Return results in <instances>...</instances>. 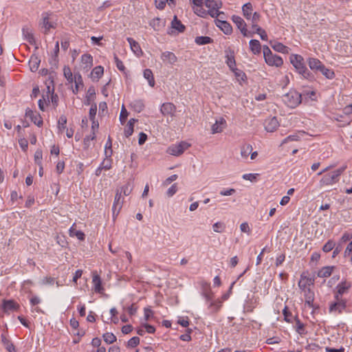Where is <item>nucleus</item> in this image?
I'll return each instance as SVG.
<instances>
[{"mask_svg": "<svg viewBox=\"0 0 352 352\" xmlns=\"http://www.w3.org/2000/svg\"><path fill=\"white\" fill-rule=\"evenodd\" d=\"M234 74L238 81H247V76L242 70L238 69L236 71H234Z\"/></svg>", "mask_w": 352, "mask_h": 352, "instance_id": "nucleus-48", "label": "nucleus"}, {"mask_svg": "<svg viewBox=\"0 0 352 352\" xmlns=\"http://www.w3.org/2000/svg\"><path fill=\"white\" fill-rule=\"evenodd\" d=\"M300 95H302V100H303V98H305V100H307V98H309L311 99V100L312 101H316V91H307V90H305L303 91Z\"/></svg>", "mask_w": 352, "mask_h": 352, "instance_id": "nucleus-41", "label": "nucleus"}, {"mask_svg": "<svg viewBox=\"0 0 352 352\" xmlns=\"http://www.w3.org/2000/svg\"><path fill=\"white\" fill-rule=\"evenodd\" d=\"M1 308L5 314H8L10 311H18L20 309V305L14 300L4 299L2 302Z\"/></svg>", "mask_w": 352, "mask_h": 352, "instance_id": "nucleus-8", "label": "nucleus"}, {"mask_svg": "<svg viewBox=\"0 0 352 352\" xmlns=\"http://www.w3.org/2000/svg\"><path fill=\"white\" fill-rule=\"evenodd\" d=\"M250 49L254 54H259L261 52V45L258 40L252 39L250 41Z\"/></svg>", "mask_w": 352, "mask_h": 352, "instance_id": "nucleus-28", "label": "nucleus"}, {"mask_svg": "<svg viewBox=\"0 0 352 352\" xmlns=\"http://www.w3.org/2000/svg\"><path fill=\"white\" fill-rule=\"evenodd\" d=\"M96 95V90L94 86H90L87 90V94L86 96V99L84 102L85 105L91 104V98L94 97Z\"/></svg>", "mask_w": 352, "mask_h": 352, "instance_id": "nucleus-39", "label": "nucleus"}, {"mask_svg": "<svg viewBox=\"0 0 352 352\" xmlns=\"http://www.w3.org/2000/svg\"><path fill=\"white\" fill-rule=\"evenodd\" d=\"M25 116L30 118L31 121L39 127H41L43 124L41 115L37 112H34L28 108L25 111Z\"/></svg>", "mask_w": 352, "mask_h": 352, "instance_id": "nucleus-12", "label": "nucleus"}, {"mask_svg": "<svg viewBox=\"0 0 352 352\" xmlns=\"http://www.w3.org/2000/svg\"><path fill=\"white\" fill-rule=\"evenodd\" d=\"M285 104L290 108H295L302 102V95L296 91H291L284 96Z\"/></svg>", "mask_w": 352, "mask_h": 352, "instance_id": "nucleus-5", "label": "nucleus"}, {"mask_svg": "<svg viewBox=\"0 0 352 352\" xmlns=\"http://www.w3.org/2000/svg\"><path fill=\"white\" fill-rule=\"evenodd\" d=\"M294 321H295V323H296V325H295V329H296V331L298 333H299L300 335H304L307 333L306 330H305V324L300 320V319L298 318V316H296L294 317Z\"/></svg>", "mask_w": 352, "mask_h": 352, "instance_id": "nucleus-32", "label": "nucleus"}, {"mask_svg": "<svg viewBox=\"0 0 352 352\" xmlns=\"http://www.w3.org/2000/svg\"><path fill=\"white\" fill-rule=\"evenodd\" d=\"M161 58L164 62L170 65L175 64L177 61V58L174 53L165 52L162 54Z\"/></svg>", "mask_w": 352, "mask_h": 352, "instance_id": "nucleus-21", "label": "nucleus"}, {"mask_svg": "<svg viewBox=\"0 0 352 352\" xmlns=\"http://www.w3.org/2000/svg\"><path fill=\"white\" fill-rule=\"evenodd\" d=\"M215 24L225 34L230 35L232 32V25L226 21L215 18Z\"/></svg>", "mask_w": 352, "mask_h": 352, "instance_id": "nucleus-14", "label": "nucleus"}, {"mask_svg": "<svg viewBox=\"0 0 352 352\" xmlns=\"http://www.w3.org/2000/svg\"><path fill=\"white\" fill-rule=\"evenodd\" d=\"M59 52V43L58 42H56L55 47H54V57L52 58V60L50 61L51 65H54L56 67L57 63H58V54Z\"/></svg>", "mask_w": 352, "mask_h": 352, "instance_id": "nucleus-55", "label": "nucleus"}, {"mask_svg": "<svg viewBox=\"0 0 352 352\" xmlns=\"http://www.w3.org/2000/svg\"><path fill=\"white\" fill-rule=\"evenodd\" d=\"M121 192H119V190H117V192L115 196L114 202L112 206V212H113V218H116L122 207L123 204V200H121Z\"/></svg>", "mask_w": 352, "mask_h": 352, "instance_id": "nucleus-9", "label": "nucleus"}, {"mask_svg": "<svg viewBox=\"0 0 352 352\" xmlns=\"http://www.w3.org/2000/svg\"><path fill=\"white\" fill-rule=\"evenodd\" d=\"M232 20L236 24L238 29L240 30L241 34L244 36H252V34L250 33V32H248L246 28L247 25H246L245 22L241 16H236V15H233L232 16Z\"/></svg>", "mask_w": 352, "mask_h": 352, "instance_id": "nucleus-7", "label": "nucleus"}, {"mask_svg": "<svg viewBox=\"0 0 352 352\" xmlns=\"http://www.w3.org/2000/svg\"><path fill=\"white\" fill-rule=\"evenodd\" d=\"M226 126V121L224 118H221L219 120L212 125V133L213 134L221 133Z\"/></svg>", "mask_w": 352, "mask_h": 352, "instance_id": "nucleus-18", "label": "nucleus"}, {"mask_svg": "<svg viewBox=\"0 0 352 352\" xmlns=\"http://www.w3.org/2000/svg\"><path fill=\"white\" fill-rule=\"evenodd\" d=\"M289 60L296 71L301 75L303 78L310 82L316 80L314 74L308 69L305 65L304 58L301 55L292 54L289 57Z\"/></svg>", "mask_w": 352, "mask_h": 352, "instance_id": "nucleus-1", "label": "nucleus"}, {"mask_svg": "<svg viewBox=\"0 0 352 352\" xmlns=\"http://www.w3.org/2000/svg\"><path fill=\"white\" fill-rule=\"evenodd\" d=\"M252 10L253 6L250 2L245 3L242 7L243 14L248 20L251 19Z\"/></svg>", "mask_w": 352, "mask_h": 352, "instance_id": "nucleus-33", "label": "nucleus"}, {"mask_svg": "<svg viewBox=\"0 0 352 352\" xmlns=\"http://www.w3.org/2000/svg\"><path fill=\"white\" fill-rule=\"evenodd\" d=\"M166 21L159 17L153 19L149 25L153 28L155 31H160L165 27Z\"/></svg>", "mask_w": 352, "mask_h": 352, "instance_id": "nucleus-19", "label": "nucleus"}, {"mask_svg": "<svg viewBox=\"0 0 352 352\" xmlns=\"http://www.w3.org/2000/svg\"><path fill=\"white\" fill-rule=\"evenodd\" d=\"M130 45L131 50L138 56L142 55L143 52L140 46V44L135 41L133 38L129 37L126 38Z\"/></svg>", "mask_w": 352, "mask_h": 352, "instance_id": "nucleus-22", "label": "nucleus"}, {"mask_svg": "<svg viewBox=\"0 0 352 352\" xmlns=\"http://www.w3.org/2000/svg\"><path fill=\"white\" fill-rule=\"evenodd\" d=\"M41 63L40 58L35 54H32L29 60V66L32 72H36Z\"/></svg>", "mask_w": 352, "mask_h": 352, "instance_id": "nucleus-25", "label": "nucleus"}, {"mask_svg": "<svg viewBox=\"0 0 352 352\" xmlns=\"http://www.w3.org/2000/svg\"><path fill=\"white\" fill-rule=\"evenodd\" d=\"M102 338L104 341L109 344H113L117 340L116 336L113 333L109 332L104 333Z\"/></svg>", "mask_w": 352, "mask_h": 352, "instance_id": "nucleus-46", "label": "nucleus"}, {"mask_svg": "<svg viewBox=\"0 0 352 352\" xmlns=\"http://www.w3.org/2000/svg\"><path fill=\"white\" fill-rule=\"evenodd\" d=\"M74 81L75 82V88L73 89V93L74 94H77L79 91L80 86L82 87L84 86L82 78L80 73L74 74Z\"/></svg>", "mask_w": 352, "mask_h": 352, "instance_id": "nucleus-29", "label": "nucleus"}, {"mask_svg": "<svg viewBox=\"0 0 352 352\" xmlns=\"http://www.w3.org/2000/svg\"><path fill=\"white\" fill-rule=\"evenodd\" d=\"M335 120L338 122H344V124H340L339 126L340 127H344L345 126H347V125H349L351 122V120H349V121H345L344 120V118H345V116L344 115H340V114H337L336 116H335Z\"/></svg>", "mask_w": 352, "mask_h": 352, "instance_id": "nucleus-53", "label": "nucleus"}, {"mask_svg": "<svg viewBox=\"0 0 352 352\" xmlns=\"http://www.w3.org/2000/svg\"><path fill=\"white\" fill-rule=\"evenodd\" d=\"M47 99H45V96H43V98L40 99L38 102V107L41 111H45V106H44V102L46 103L47 105L50 104V98H49V94H50V87L49 85L47 86Z\"/></svg>", "mask_w": 352, "mask_h": 352, "instance_id": "nucleus-36", "label": "nucleus"}, {"mask_svg": "<svg viewBox=\"0 0 352 352\" xmlns=\"http://www.w3.org/2000/svg\"><path fill=\"white\" fill-rule=\"evenodd\" d=\"M307 63L313 74L320 72L324 65L319 59L312 57L308 58Z\"/></svg>", "mask_w": 352, "mask_h": 352, "instance_id": "nucleus-11", "label": "nucleus"}, {"mask_svg": "<svg viewBox=\"0 0 352 352\" xmlns=\"http://www.w3.org/2000/svg\"><path fill=\"white\" fill-rule=\"evenodd\" d=\"M23 34L25 35L26 40L30 43L33 44L35 42L34 37L32 33L28 31V28H23Z\"/></svg>", "mask_w": 352, "mask_h": 352, "instance_id": "nucleus-51", "label": "nucleus"}, {"mask_svg": "<svg viewBox=\"0 0 352 352\" xmlns=\"http://www.w3.org/2000/svg\"><path fill=\"white\" fill-rule=\"evenodd\" d=\"M304 297H305V300H314V299H315L314 292L313 290H311L310 288H307V290H305V292H304Z\"/></svg>", "mask_w": 352, "mask_h": 352, "instance_id": "nucleus-60", "label": "nucleus"}, {"mask_svg": "<svg viewBox=\"0 0 352 352\" xmlns=\"http://www.w3.org/2000/svg\"><path fill=\"white\" fill-rule=\"evenodd\" d=\"M176 110L175 106L171 102L162 104L160 111L163 116L173 115Z\"/></svg>", "mask_w": 352, "mask_h": 352, "instance_id": "nucleus-17", "label": "nucleus"}, {"mask_svg": "<svg viewBox=\"0 0 352 352\" xmlns=\"http://www.w3.org/2000/svg\"><path fill=\"white\" fill-rule=\"evenodd\" d=\"M195 43L199 45H204L206 44H210L213 42V39L210 36H197L195 40Z\"/></svg>", "mask_w": 352, "mask_h": 352, "instance_id": "nucleus-37", "label": "nucleus"}, {"mask_svg": "<svg viewBox=\"0 0 352 352\" xmlns=\"http://www.w3.org/2000/svg\"><path fill=\"white\" fill-rule=\"evenodd\" d=\"M140 338L134 336L131 338L127 342V346L131 348H134L140 344Z\"/></svg>", "mask_w": 352, "mask_h": 352, "instance_id": "nucleus-59", "label": "nucleus"}, {"mask_svg": "<svg viewBox=\"0 0 352 352\" xmlns=\"http://www.w3.org/2000/svg\"><path fill=\"white\" fill-rule=\"evenodd\" d=\"M346 302L344 301L333 302L329 305V311L330 313L337 312L341 314L346 308Z\"/></svg>", "mask_w": 352, "mask_h": 352, "instance_id": "nucleus-13", "label": "nucleus"}, {"mask_svg": "<svg viewBox=\"0 0 352 352\" xmlns=\"http://www.w3.org/2000/svg\"><path fill=\"white\" fill-rule=\"evenodd\" d=\"M346 166H342L332 172L324 174L320 181L321 186H329L337 183L339 181V177L343 173Z\"/></svg>", "mask_w": 352, "mask_h": 352, "instance_id": "nucleus-2", "label": "nucleus"}, {"mask_svg": "<svg viewBox=\"0 0 352 352\" xmlns=\"http://www.w3.org/2000/svg\"><path fill=\"white\" fill-rule=\"evenodd\" d=\"M225 52L226 53V63L228 65V66L230 65H233L234 64H235L236 61H235V58H234V50L229 47L228 50H226L225 51Z\"/></svg>", "mask_w": 352, "mask_h": 352, "instance_id": "nucleus-35", "label": "nucleus"}, {"mask_svg": "<svg viewBox=\"0 0 352 352\" xmlns=\"http://www.w3.org/2000/svg\"><path fill=\"white\" fill-rule=\"evenodd\" d=\"M81 62L85 64V69L87 70L89 69L93 65V57L89 54H85L81 56Z\"/></svg>", "mask_w": 352, "mask_h": 352, "instance_id": "nucleus-30", "label": "nucleus"}, {"mask_svg": "<svg viewBox=\"0 0 352 352\" xmlns=\"http://www.w3.org/2000/svg\"><path fill=\"white\" fill-rule=\"evenodd\" d=\"M144 320L146 321L149 320L151 318L153 317L154 312L149 307H145L144 309Z\"/></svg>", "mask_w": 352, "mask_h": 352, "instance_id": "nucleus-64", "label": "nucleus"}, {"mask_svg": "<svg viewBox=\"0 0 352 352\" xmlns=\"http://www.w3.org/2000/svg\"><path fill=\"white\" fill-rule=\"evenodd\" d=\"M333 269V266L323 267L321 270L318 271V276L322 278L329 277L331 275Z\"/></svg>", "mask_w": 352, "mask_h": 352, "instance_id": "nucleus-34", "label": "nucleus"}, {"mask_svg": "<svg viewBox=\"0 0 352 352\" xmlns=\"http://www.w3.org/2000/svg\"><path fill=\"white\" fill-rule=\"evenodd\" d=\"M63 73H64L65 77L69 82H74V76H73L71 69L68 66L64 67Z\"/></svg>", "mask_w": 352, "mask_h": 352, "instance_id": "nucleus-49", "label": "nucleus"}, {"mask_svg": "<svg viewBox=\"0 0 352 352\" xmlns=\"http://www.w3.org/2000/svg\"><path fill=\"white\" fill-rule=\"evenodd\" d=\"M104 73V68L102 66H96L95 67L91 73V75L92 78L99 79L102 77Z\"/></svg>", "mask_w": 352, "mask_h": 352, "instance_id": "nucleus-43", "label": "nucleus"}, {"mask_svg": "<svg viewBox=\"0 0 352 352\" xmlns=\"http://www.w3.org/2000/svg\"><path fill=\"white\" fill-rule=\"evenodd\" d=\"M263 51L265 61L268 65L278 67L283 64L282 58L273 54L267 45H263Z\"/></svg>", "mask_w": 352, "mask_h": 352, "instance_id": "nucleus-3", "label": "nucleus"}, {"mask_svg": "<svg viewBox=\"0 0 352 352\" xmlns=\"http://www.w3.org/2000/svg\"><path fill=\"white\" fill-rule=\"evenodd\" d=\"M190 144L186 142H181L177 144H173L167 148V153L170 155L179 156L190 147Z\"/></svg>", "mask_w": 352, "mask_h": 352, "instance_id": "nucleus-6", "label": "nucleus"}, {"mask_svg": "<svg viewBox=\"0 0 352 352\" xmlns=\"http://www.w3.org/2000/svg\"><path fill=\"white\" fill-rule=\"evenodd\" d=\"M213 230L215 232H222L226 228V225L222 222H217L213 225Z\"/></svg>", "mask_w": 352, "mask_h": 352, "instance_id": "nucleus-61", "label": "nucleus"}, {"mask_svg": "<svg viewBox=\"0 0 352 352\" xmlns=\"http://www.w3.org/2000/svg\"><path fill=\"white\" fill-rule=\"evenodd\" d=\"M252 145L248 144H244L241 146V155L243 157H248V155L250 154V153L252 152Z\"/></svg>", "mask_w": 352, "mask_h": 352, "instance_id": "nucleus-47", "label": "nucleus"}, {"mask_svg": "<svg viewBox=\"0 0 352 352\" xmlns=\"http://www.w3.org/2000/svg\"><path fill=\"white\" fill-rule=\"evenodd\" d=\"M202 295L207 302L211 301L213 298V293L209 284L205 283L202 284Z\"/></svg>", "mask_w": 352, "mask_h": 352, "instance_id": "nucleus-23", "label": "nucleus"}, {"mask_svg": "<svg viewBox=\"0 0 352 352\" xmlns=\"http://www.w3.org/2000/svg\"><path fill=\"white\" fill-rule=\"evenodd\" d=\"M50 14L47 12H43L42 14V22L40 23L41 28H45L44 34H47L50 28H55V26L52 23L49 21Z\"/></svg>", "mask_w": 352, "mask_h": 352, "instance_id": "nucleus-16", "label": "nucleus"}, {"mask_svg": "<svg viewBox=\"0 0 352 352\" xmlns=\"http://www.w3.org/2000/svg\"><path fill=\"white\" fill-rule=\"evenodd\" d=\"M283 314L284 316V320L287 322H289V323H291L292 322V320H291V317H292V313L291 311L289 310L288 307L287 306L285 307V308L283 309Z\"/></svg>", "mask_w": 352, "mask_h": 352, "instance_id": "nucleus-62", "label": "nucleus"}, {"mask_svg": "<svg viewBox=\"0 0 352 352\" xmlns=\"http://www.w3.org/2000/svg\"><path fill=\"white\" fill-rule=\"evenodd\" d=\"M209 302L210 303L208 305V309L210 311V313L211 314L217 313L222 306V301L219 299H217L215 300H211Z\"/></svg>", "mask_w": 352, "mask_h": 352, "instance_id": "nucleus-24", "label": "nucleus"}, {"mask_svg": "<svg viewBox=\"0 0 352 352\" xmlns=\"http://www.w3.org/2000/svg\"><path fill=\"white\" fill-rule=\"evenodd\" d=\"M1 340L3 345L8 352H16L15 346L8 338L7 331L1 335Z\"/></svg>", "mask_w": 352, "mask_h": 352, "instance_id": "nucleus-15", "label": "nucleus"}, {"mask_svg": "<svg viewBox=\"0 0 352 352\" xmlns=\"http://www.w3.org/2000/svg\"><path fill=\"white\" fill-rule=\"evenodd\" d=\"M112 159L105 158L100 165L102 169L109 170L111 168Z\"/></svg>", "mask_w": 352, "mask_h": 352, "instance_id": "nucleus-63", "label": "nucleus"}, {"mask_svg": "<svg viewBox=\"0 0 352 352\" xmlns=\"http://www.w3.org/2000/svg\"><path fill=\"white\" fill-rule=\"evenodd\" d=\"M114 61L117 68L120 72L125 73L126 67H124L122 61L118 58V56L116 54H114Z\"/></svg>", "mask_w": 352, "mask_h": 352, "instance_id": "nucleus-52", "label": "nucleus"}, {"mask_svg": "<svg viewBox=\"0 0 352 352\" xmlns=\"http://www.w3.org/2000/svg\"><path fill=\"white\" fill-rule=\"evenodd\" d=\"M171 28L180 33L184 32L186 30L185 25L177 19V16H174L171 22Z\"/></svg>", "mask_w": 352, "mask_h": 352, "instance_id": "nucleus-26", "label": "nucleus"}, {"mask_svg": "<svg viewBox=\"0 0 352 352\" xmlns=\"http://www.w3.org/2000/svg\"><path fill=\"white\" fill-rule=\"evenodd\" d=\"M128 115H129V113H128L127 110L126 109V108L124 107V106L123 105L122 107V109H121L120 115V121L122 124H123L126 122Z\"/></svg>", "mask_w": 352, "mask_h": 352, "instance_id": "nucleus-58", "label": "nucleus"}, {"mask_svg": "<svg viewBox=\"0 0 352 352\" xmlns=\"http://www.w3.org/2000/svg\"><path fill=\"white\" fill-rule=\"evenodd\" d=\"M69 234L71 236H76L80 241H84L85 234L80 230H76L73 227L69 229Z\"/></svg>", "mask_w": 352, "mask_h": 352, "instance_id": "nucleus-45", "label": "nucleus"}, {"mask_svg": "<svg viewBox=\"0 0 352 352\" xmlns=\"http://www.w3.org/2000/svg\"><path fill=\"white\" fill-rule=\"evenodd\" d=\"M133 190V182L129 180L127 182V183L124 185L121 189H120V191H119V192H121L124 194V195L125 196H128L130 195V193Z\"/></svg>", "mask_w": 352, "mask_h": 352, "instance_id": "nucleus-42", "label": "nucleus"}, {"mask_svg": "<svg viewBox=\"0 0 352 352\" xmlns=\"http://www.w3.org/2000/svg\"><path fill=\"white\" fill-rule=\"evenodd\" d=\"M43 152L41 149H37L34 153V162L38 166L42 164Z\"/></svg>", "mask_w": 352, "mask_h": 352, "instance_id": "nucleus-54", "label": "nucleus"}, {"mask_svg": "<svg viewBox=\"0 0 352 352\" xmlns=\"http://www.w3.org/2000/svg\"><path fill=\"white\" fill-rule=\"evenodd\" d=\"M335 246H336V243L333 240L330 239L323 245L322 250L324 252H329L331 251L332 250H333Z\"/></svg>", "mask_w": 352, "mask_h": 352, "instance_id": "nucleus-50", "label": "nucleus"}, {"mask_svg": "<svg viewBox=\"0 0 352 352\" xmlns=\"http://www.w3.org/2000/svg\"><path fill=\"white\" fill-rule=\"evenodd\" d=\"M320 72L322 73V75H324L328 79H333L336 76L333 70L327 68L324 65L322 67Z\"/></svg>", "mask_w": 352, "mask_h": 352, "instance_id": "nucleus-44", "label": "nucleus"}, {"mask_svg": "<svg viewBox=\"0 0 352 352\" xmlns=\"http://www.w3.org/2000/svg\"><path fill=\"white\" fill-rule=\"evenodd\" d=\"M272 47L276 52H280L283 54H288L289 48L285 45H284L281 43H276L274 45H272Z\"/></svg>", "mask_w": 352, "mask_h": 352, "instance_id": "nucleus-40", "label": "nucleus"}, {"mask_svg": "<svg viewBox=\"0 0 352 352\" xmlns=\"http://www.w3.org/2000/svg\"><path fill=\"white\" fill-rule=\"evenodd\" d=\"M351 283L350 282H347L346 280L342 281L340 283L337 287L336 289L338 292V294H344L347 292V291L351 288Z\"/></svg>", "mask_w": 352, "mask_h": 352, "instance_id": "nucleus-27", "label": "nucleus"}, {"mask_svg": "<svg viewBox=\"0 0 352 352\" xmlns=\"http://www.w3.org/2000/svg\"><path fill=\"white\" fill-rule=\"evenodd\" d=\"M67 118L65 115L60 116L58 120V126L60 130L65 129L66 128Z\"/></svg>", "mask_w": 352, "mask_h": 352, "instance_id": "nucleus-56", "label": "nucleus"}, {"mask_svg": "<svg viewBox=\"0 0 352 352\" xmlns=\"http://www.w3.org/2000/svg\"><path fill=\"white\" fill-rule=\"evenodd\" d=\"M97 113V105L96 103H92L89 112V116L90 120H96V115Z\"/></svg>", "mask_w": 352, "mask_h": 352, "instance_id": "nucleus-57", "label": "nucleus"}, {"mask_svg": "<svg viewBox=\"0 0 352 352\" xmlns=\"http://www.w3.org/2000/svg\"><path fill=\"white\" fill-rule=\"evenodd\" d=\"M92 282L94 285L95 292L98 294L102 293V292L104 291V288L102 285V280L100 276L96 272H94L93 274Z\"/></svg>", "mask_w": 352, "mask_h": 352, "instance_id": "nucleus-20", "label": "nucleus"}, {"mask_svg": "<svg viewBox=\"0 0 352 352\" xmlns=\"http://www.w3.org/2000/svg\"><path fill=\"white\" fill-rule=\"evenodd\" d=\"M205 6L209 9L207 12L212 18H218L224 14L223 12L219 10L223 6L220 0H205Z\"/></svg>", "mask_w": 352, "mask_h": 352, "instance_id": "nucleus-4", "label": "nucleus"}, {"mask_svg": "<svg viewBox=\"0 0 352 352\" xmlns=\"http://www.w3.org/2000/svg\"><path fill=\"white\" fill-rule=\"evenodd\" d=\"M279 125V122L275 116L267 118L264 122V127L267 132L275 131Z\"/></svg>", "mask_w": 352, "mask_h": 352, "instance_id": "nucleus-10", "label": "nucleus"}, {"mask_svg": "<svg viewBox=\"0 0 352 352\" xmlns=\"http://www.w3.org/2000/svg\"><path fill=\"white\" fill-rule=\"evenodd\" d=\"M131 108L138 113L142 112L144 109V102L142 100H135L131 102Z\"/></svg>", "mask_w": 352, "mask_h": 352, "instance_id": "nucleus-31", "label": "nucleus"}, {"mask_svg": "<svg viewBox=\"0 0 352 352\" xmlns=\"http://www.w3.org/2000/svg\"><path fill=\"white\" fill-rule=\"evenodd\" d=\"M144 77L148 80V85L153 87L155 85L153 74L150 69H146L144 70Z\"/></svg>", "mask_w": 352, "mask_h": 352, "instance_id": "nucleus-38", "label": "nucleus"}]
</instances>
